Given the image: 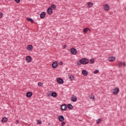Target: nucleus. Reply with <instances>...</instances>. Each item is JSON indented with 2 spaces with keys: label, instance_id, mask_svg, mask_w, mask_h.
Listing matches in <instances>:
<instances>
[{
  "label": "nucleus",
  "instance_id": "nucleus-31",
  "mask_svg": "<svg viewBox=\"0 0 126 126\" xmlns=\"http://www.w3.org/2000/svg\"><path fill=\"white\" fill-rule=\"evenodd\" d=\"M61 126H65V122H62V124H61Z\"/></svg>",
  "mask_w": 126,
  "mask_h": 126
},
{
  "label": "nucleus",
  "instance_id": "nucleus-33",
  "mask_svg": "<svg viewBox=\"0 0 126 126\" xmlns=\"http://www.w3.org/2000/svg\"><path fill=\"white\" fill-rule=\"evenodd\" d=\"M2 17V13L0 12V18H1Z\"/></svg>",
  "mask_w": 126,
  "mask_h": 126
},
{
  "label": "nucleus",
  "instance_id": "nucleus-9",
  "mask_svg": "<svg viewBox=\"0 0 126 126\" xmlns=\"http://www.w3.org/2000/svg\"><path fill=\"white\" fill-rule=\"evenodd\" d=\"M26 61L27 63H31V61H32V58L31 56H27L26 58Z\"/></svg>",
  "mask_w": 126,
  "mask_h": 126
},
{
  "label": "nucleus",
  "instance_id": "nucleus-20",
  "mask_svg": "<svg viewBox=\"0 0 126 126\" xmlns=\"http://www.w3.org/2000/svg\"><path fill=\"white\" fill-rule=\"evenodd\" d=\"M33 49V46L31 45H29L28 46V51H29L30 50H32Z\"/></svg>",
  "mask_w": 126,
  "mask_h": 126
},
{
  "label": "nucleus",
  "instance_id": "nucleus-27",
  "mask_svg": "<svg viewBox=\"0 0 126 126\" xmlns=\"http://www.w3.org/2000/svg\"><path fill=\"white\" fill-rule=\"evenodd\" d=\"M126 66V64L125 63H120L119 64V67H122V66Z\"/></svg>",
  "mask_w": 126,
  "mask_h": 126
},
{
  "label": "nucleus",
  "instance_id": "nucleus-15",
  "mask_svg": "<svg viewBox=\"0 0 126 126\" xmlns=\"http://www.w3.org/2000/svg\"><path fill=\"white\" fill-rule=\"evenodd\" d=\"M67 108L69 110H72L73 109V106H72V105L68 104L67 105Z\"/></svg>",
  "mask_w": 126,
  "mask_h": 126
},
{
  "label": "nucleus",
  "instance_id": "nucleus-1",
  "mask_svg": "<svg viewBox=\"0 0 126 126\" xmlns=\"http://www.w3.org/2000/svg\"><path fill=\"white\" fill-rule=\"evenodd\" d=\"M89 63V60L87 58H82L79 60V63Z\"/></svg>",
  "mask_w": 126,
  "mask_h": 126
},
{
  "label": "nucleus",
  "instance_id": "nucleus-22",
  "mask_svg": "<svg viewBox=\"0 0 126 126\" xmlns=\"http://www.w3.org/2000/svg\"><path fill=\"white\" fill-rule=\"evenodd\" d=\"M69 78L70 79L71 81H72L74 79V77L72 75H70L69 76Z\"/></svg>",
  "mask_w": 126,
  "mask_h": 126
},
{
  "label": "nucleus",
  "instance_id": "nucleus-8",
  "mask_svg": "<svg viewBox=\"0 0 126 126\" xmlns=\"http://www.w3.org/2000/svg\"><path fill=\"white\" fill-rule=\"evenodd\" d=\"M58 120L60 122H63V121H64V117L63 115L59 116L58 117Z\"/></svg>",
  "mask_w": 126,
  "mask_h": 126
},
{
  "label": "nucleus",
  "instance_id": "nucleus-13",
  "mask_svg": "<svg viewBox=\"0 0 126 126\" xmlns=\"http://www.w3.org/2000/svg\"><path fill=\"white\" fill-rule=\"evenodd\" d=\"M82 74H83V75H84V76H87V75H88V73H87V71L85 70H82Z\"/></svg>",
  "mask_w": 126,
  "mask_h": 126
},
{
  "label": "nucleus",
  "instance_id": "nucleus-39",
  "mask_svg": "<svg viewBox=\"0 0 126 126\" xmlns=\"http://www.w3.org/2000/svg\"><path fill=\"white\" fill-rule=\"evenodd\" d=\"M60 65H63V63H60Z\"/></svg>",
  "mask_w": 126,
  "mask_h": 126
},
{
  "label": "nucleus",
  "instance_id": "nucleus-7",
  "mask_svg": "<svg viewBox=\"0 0 126 126\" xmlns=\"http://www.w3.org/2000/svg\"><path fill=\"white\" fill-rule=\"evenodd\" d=\"M47 12L48 14L51 15L52 13H53V9H52L51 7H49L47 9Z\"/></svg>",
  "mask_w": 126,
  "mask_h": 126
},
{
  "label": "nucleus",
  "instance_id": "nucleus-25",
  "mask_svg": "<svg viewBox=\"0 0 126 126\" xmlns=\"http://www.w3.org/2000/svg\"><path fill=\"white\" fill-rule=\"evenodd\" d=\"M27 21H30L31 23H33V20L32 18H27Z\"/></svg>",
  "mask_w": 126,
  "mask_h": 126
},
{
  "label": "nucleus",
  "instance_id": "nucleus-35",
  "mask_svg": "<svg viewBox=\"0 0 126 126\" xmlns=\"http://www.w3.org/2000/svg\"><path fill=\"white\" fill-rule=\"evenodd\" d=\"M52 63H58V62L57 61L53 62H52Z\"/></svg>",
  "mask_w": 126,
  "mask_h": 126
},
{
  "label": "nucleus",
  "instance_id": "nucleus-4",
  "mask_svg": "<svg viewBox=\"0 0 126 126\" xmlns=\"http://www.w3.org/2000/svg\"><path fill=\"white\" fill-rule=\"evenodd\" d=\"M57 81L59 83V84H63V80L62 78H58L57 79Z\"/></svg>",
  "mask_w": 126,
  "mask_h": 126
},
{
  "label": "nucleus",
  "instance_id": "nucleus-21",
  "mask_svg": "<svg viewBox=\"0 0 126 126\" xmlns=\"http://www.w3.org/2000/svg\"><path fill=\"white\" fill-rule=\"evenodd\" d=\"M88 30H89V29H88V28H86L83 29V31L84 32V33H87V32H88Z\"/></svg>",
  "mask_w": 126,
  "mask_h": 126
},
{
  "label": "nucleus",
  "instance_id": "nucleus-38",
  "mask_svg": "<svg viewBox=\"0 0 126 126\" xmlns=\"http://www.w3.org/2000/svg\"><path fill=\"white\" fill-rule=\"evenodd\" d=\"M79 65H81V63H78Z\"/></svg>",
  "mask_w": 126,
  "mask_h": 126
},
{
  "label": "nucleus",
  "instance_id": "nucleus-37",
  "mask_svg": "<svg viewBox=\"0 0 126 126\" xmlns=\"http://www.w3.org/2000/svg\"><path fill=\"white\" fill-rule=\"evenodd\" d=\"M59 63H63V61L60 62Z\"/></svg>",
  "mask_w": 126,
  "mask_h": 126
},
{
  "label": "nucleus",
  "instance_id": "nucleus-29",
  "mask_svg": "<svg viewBox=\"0 0 126 126\" xmlns=\"http://www.w3.org/2000/svg\"><path fill=\"white\" fill-rule=\"evenodd\" d=\"M98 72H99V70L96 69L94 71L93 73H94V74H96L98 73Z\"/></svg>",
  "mask_w": 126,
  "mask_h": 126
},
{
  "label": "nucleus",
  "instance_id": "nucleus-3",
  "mask_svg": "<svg viewBox=\"0 0 126 126\" xmlns=\"http://www.w3.org/2000/svg\"><path fill=\"white\" fill-rule=\"evenodd\" d=\"M119 92H120V89H119V88H116L113 90V94H115V95H117V94H119Z\"/></svg>",
  "mask_w": 126,
  "mask_h": 126
},
{
  "label": "nucleus",
  "instance_id": "nucleus-6",
  "mask_svg": "<svg viewBox=\"0 0 126 126\" xmlns=\"http://www.w3.org/2000/svg\"><path fill=\"white\" fill-rule=\"evenodd\" d=\"M103 8H104V10L108 11V10H109V9L110 8V6H109V4H105L103 6Z\"/></svg>",
  "mask_w": 126,
  "mask_h": 126
},
{
  "label": "nucleus",
  "instance_id": "nucleus-32",
  "mask_svg": "<svg viewBox=\"0 0 126 126\" xmlns=\"http://www.w3.org/2000/svg\"><path fill=\"white\" fill-rule=\"evenodd\" d=\"M17 3H19L20 2V0H15Z\"/></svg>",
  "mask_w": 126,
  "mask_h": 126
},
{
  "label": "nucleus",
  "instance_id": "nucleus-26",
  "mask_svg": "<svg viewBox=\"0 0 126 126\" xmlns=\"http://www.w3.org/2000/svg\"><path fill=\"white\" fill-rule=\"evenodd\" d=\"M36 123L37 125H41L42 124V121L37 120Z\"/></svg>",
  "mask_w": 126,
  "mask_h": 126
},
{
  "label": "nucleus",
  "instance_id": "nucleus-18",
  "mask_svg": "<svg viewBox=\"0 0 126 126\" xmlns=\"http://www.w3.org/2000/svg\"><path fill=\"white\" fill-rule=\"evenodd\" d=\"M92 6H93V3L91 2H89L88 3V7H92Z\"/></svg>",
  "mask_w": 126,
  "mask_h": 126
},
{
  "label": "nucleus",
  "instance_id": "nucleus-23",
  "mask_svg": "<svg viewBox=\"0 0 126 126\" xmlns=\"http://www.w3.org/2000/svg\"><path fill=\"white\" fill-rule=\"evenodd\" d=\"M101 122H102V119L101 118H99L97 120H96V123L97 125H99V124H100Z\"/></svg>",
  "mask_w": 126,
  "mask_h": 126
},
{
  "label": "nucleus",
  "instance_id": "nucleus-36",
  "mask_svg": "<svg viewBox=\"0 0 126 126\" xmlns=\"http://www.w3.org/2000/svg\"><path fill=\"white\" fill-rule=\"evenodd\" d=\"M66 47V45H64L63 48V49H65Z\"/></svg>",
  "mask_w": 126,
  "mask_h": 126
},
{
  "label": "nucleus",
  "instance_id": "nucleus-28",
  "mask_svg": "<svg viewBox=\"0 0 126 126\" xmlns=\"http://www.w3.org/2000/svg\"><path fill=\"white\" fill-rule=\"evenodd\" d=\"M94 62H95V60L94 59H91L90 60L91 63H94Z\"/></svg>",
  "mask_w": 126,
  "mask_h": 126
},
{
  "label": "nucleus",
  "instance_id": "nucleus-14",
  "mask_svg": "<svg viewBox=\"0 0 126 126\" xmlns=\"http://www.w3.org/2000/svg\"><path fill=\"white\" fill-rule=\"evenodd\" d=\"M71 101L72 102H76L77 101V98H76V96H72L71 99Z\"/></svg>",
  "mask_w": 126,
  "mask_h": 126
},
{
  "label": "nucleus",
  "instance_id": "nucleus-40",
  "mask_svg": "<svg viewBox=\"0 0 126 126\" xmlns=\"http://www.w3.org/2000/svg\"><path fill=\"white\" fill-rule=\"evenodd\" d=\"M83 64H86V63H83Z\"/></svg>",
  "mask_w": 126,
  "mask_h": 126
},
{
  "label": "nucleus",
  "instance_id": "nucleus-24",
  "mask_svg": "<svg viewBox=\"0 0 126 126\" xmlns=\"http://www.w3.org/2000/svg\"><path fill=\"white\" fill-rule=\"evenodd\" d=\"M52 64L53 68H56V67L58 66V63H52Z\"/></svg>",
  "mask_w": 126,
  "mask_h": 126
},
{
  "label": "nucleus",
  "instance_id": "nucleus-19",
  "mask_svg": "<svg viewBox=\"0 0 126 126\" xmlns=\"http://www.w3.org/2000/svg\"><path fill=\"white\" fill-rule=\"evenodd\" d=\"M57 93L56 92H53L51 94V96H52V97H54V98H56V97H57Z\"/></svg>",
  "mask_w": 126,
  "mask_h": 126
},
{
  "label": "nucleus",
  "instance_id": "nucleus-41",
  "mask_svg": "<svg viewBox=\"0 0 126 126\" xmlns=\"http://www.w3.org/2000/svg\"><path fill=\"white\" fill-rule=\"evenodd\" d=\"M93 99H94V98H93Z\"/></svg>",
  "mask_w": 126,
  "mask_h": 126
},
{
  "label": "nucleus",
  "instance_id": "nucleus-30",
  "mask_svg": "<svg viewBox=\"0 0 126 126\" xmlns=\"http://www.w3.org/2000/svg\"><path fill=\"white\" fill-rule=\"evenodd\" d=\"M38 85L39 86V87H41V86H43V84H42L41 82H39L38 83Z\"/></svg>",
  "mask_w": 126,
  "mask_h": 126
},
{
  "label": "nucleus",
  "instance_id": "nucleus-11",
  "mask_svg": "<svg viewBox=\"0 0 126 126\" xmlns=\"http://www.w3.org/2000/svg\"><path fill=\"white\" fill-rule=\"evenodd\" d=\"M40 18H41L42 19H43V18H45V16H46V12H42L41 14H40Z\"/></svg>",
  "mask_w": 126,
  "mask_h": 126
},
{
  "label": "nucleus",
  "instance_id": "nucleus-2",
  "mask_svg": "<svg viewBox=\"0 0 126 126\" xmlns=\"http://www.w3.org/2000/svg\"><path fill=\"white\" fill-rule=\"evenodd\" d=\"M70 52L71 54L72 55H76V53H77V51L76 50V49L74 48H72L70 49Z\"/></svg>",
  "mask_w": 126,
  "mask_h": 126
},
{
  "label": "nucleus",
  "instance_id": "nucleus-34",
  "mask_svg": "<svg viewBox=\"0 0 126 126\" xmlns=\"http://www.w3.org/2000/svg\"><path fill=\"white\" fill-rule=\"evenodd\" d=\"M51 96H52V94H49L47 95V96H48V97H51Z\"/></svg>",
  "mask_w": 126,
  "mask_h": 126
},
{
  "label": "nucleus",
  "instance_id": "nucleus-17",
  "mask_svg": "<svg viewBox=\"0 0 126 126\" xmlns=\"http://www.w3.org/2000/svg\"><path fill=\"white\" fill-rule=\"evenodd\" d=\"M52 9H54V10H56V9L57 8V6L55 4H52L51 5L50 7Z\"/></svg>",
  "mask_w": 126,
  "mask_h": 126
},
{
  "label": "nucleus",
  "instance_id": "nucleus-12",
  "mask_svg": "<svg viewBox=\"0 0 126 126\" xmlns=\"http://www.w3.org/2000/svg\"><path fill=\"white\" fill-rule=\"evenodd\" d=\"M116 60V57H110L108 58V61L109 62H114Z\"/></svg>",
  "mask_w": 126,
  "mask_h": 126
},
{
  "label": "nucleus",
  "instance_id": "nucleus-5",
  "mask_svg": "<svg viewBox=\"0 0 126 126\" xmlns=\"http://www.w3.org/2000/svg\"><path fill=\"white\" fill-rule=\"evenodd\" d=\"M67 108V105H66V104H64L61 105V109L62 110V111H65V110H66Z\"/></svg>",
  "mask_w": 126,
  "mask_h": 126
},
{
  "label": "nucleus",
  "instance_id": "nucleus-16",
  "mask_svg": "<svg viewBox=\"0 0 126 126\" xmlns=\"http://www.w3.org/2000/svg\"><path fill=\"white\" fill-rule=\"evenodd\" d=\"M7 118L6 117H3L2 120H1V122L2 123H6V122H7Z\"/></svg>",
  "mask_w": 126,
  "mask_h": 126
},
{
  "label": "nucleus",
  "instance_id": "nucleus-10",
  "mask_svg": "<svg viewBox=\"0 0 126 126\" xmlns=\"http://www.w3.org/2000/svg\"><path fill=\"white\" fill-rule=\"evenodd\" d=\"M32 95H33V93H32V92H29L27 93V97L28 98H30V97H32Z\"/></svg>",
  "mask_w": 126,
  "mask_h": 126
}]
</instances>
